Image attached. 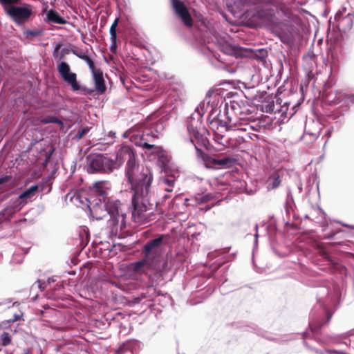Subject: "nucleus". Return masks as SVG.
Masks as SVG:
<instances>
[{
	"label": "nucleus",
	"instance_id": "1",
	"mask_svg": "<svg viewBox=\"0 0 354 354\" xmlns=\"http://www.w3.org/2000/svg\"><path fill=\"white\" fill-rule=\"evenodd\" d=\"M127 161L126 176L131 184L132 195V218L139 224L145 222L149 217V206L151 194V185L153 174L149 167L137 164L133 151L129 146L122 147L116 153L114 169Z\"/></svg>",
	"mask_w": 354,
	"mask_h": 354
},
{
	"label": "nucleus",
	"instance_id": "2",
	"mask_svg": "<svg viewBox=\"0 0 354 354\" xmlns=\"http://www.w3.org/2000/svg\"><path fill=\"white\" fill-rule=\"evenodd\" d=\"M93 196L100 198L88 199L91 215L96 220H100L106 215L110 216L108 227L112 236H120V232L126 227L125 206L119 201L110 200L106 197L107 190L104 182H96L91 189Z\"/></svg>",
	"mask_w": 354,
	"mask_h": 354
},
{
	"label": "nucleus",
	"instance_id": "3",
	"mask_svg": "<svg viewBox=\"0 0 354 354\" xmlns=\"http://www.w3.org/2000/svg\"><path fill=\"white\" fill-rule=\"evenodd\" d=\"M124 136L129 138L135 145L141 147L145 153L153 155L161 166L164 167L169 162V157L166 151L160 147L148 143L149 133L145 134L142 131H138L133 127L127 131Z\"/></svg>",
	"mask_w": 354,
	"mask_h": 354
},
{
	"label": "nucleus",
	"instance_id": "4",
	"mask_svg": "<svg viewBox=\"0 0 354 354\" xmlns=\"http://www.w3.org/2000/svg\"><path fill=\"white\" fill-rule=\"evenodd\" d=\"M221 114H218L213 116V113H211L210 117H212L209 122V127L214 132V140L216 142L227 147L229 145V142L225 138V134L230 130H238L245 131L246 128L236 127V124L232 123L231 119L228 118L227 120H223Z\"/></svg>",
	"mask_w": 354,
	"mask_h": 354
},
{
	"label": "nucleus",
	"instance_id": "5",
	"mask_svg": "<svg viewBox=\"0 0 354 354\" xmlns=\"http://www.w3.org/2000/svg\"><path fill=\"white\" fill-rule=\"evenodd\" d=\"M112 159L102 154H90L87 157L86 171L90 173H109L114 170Z\"/></svg>",
	"mask_w": 354,
	"mask_h": 354
},
{
	"label": "nucleus",
	"instance_id": "6",
	"mask_svg": "<svg viewBox=\"0 0 354 354\" xmlns=\"http://www.w3.org/2000/svg\"><path fill=\"white\" fill-rule=\"evenodd\" d=\"M201 117L195 121L192 118L187 125V131L190 136V141L194 145L196 149L198 151V146H203L206 144V130L202 127L199 121Z\"/></svg>",
	"mask_w": 354,
	"mask_h": 354
},
{
	"label": "nucleus",
	"instance_id": "7",
	"mask_svg": "<svg viewBox=\"0 0 354 354\" xmlns=\"http://www.w3.org/2000/svg\"><path fill=\"white\" fill-rule=\"evenodd\" d=\"M166 244V236L160 235L147 242L143 247L145 256L150 261H157L162 252V246Z\"/></svg>",
	"mask_w": 354,
	"mask_h": 354
},
{
	"label": "nucleus",
	"instance_id": "8",
	"mask_svg": "<svg viewBox=\"0 0 354 354\" xmlns=\"http://www.w3.org/2000/svg\"><path fill=\"white\" fill-rule=\"evenodd\" d=\"M5 10L17 24H21L27 21L32 13V7L29 5L26 6H10L6 8Z\"/></svg>",
	"mask_w": 354,
	"mask_h": 354
},
{
	"label": "nucleus",
	"instance_id": "9",
	"mask_svg": "<svg viewBox=\"0 0 354 354\" xmlns=\"http://www.w3.org/2000/svg\"><path fill=\"white\" fill-rule=\"evenodd\" d=\"M57 70L62 79L68 84H70L73 90L80 89V85L77 82V75L75 73L71 72L69 65L64 62H62L57 66Z\"/></svg>",
	"mask_w": 354,
	"mask_h": 354
},
{
	"label": "nucleus",
	"instance_id": "10",
	"mask_svg": "<svg viewBox=\"0 0 354 354\" xmlns=\"http://www.w3.org/2000/svg\"><path fill=\"white\" fill-rule=\"evenodd\" d=\"M173 8L176 14L180 17L183 23L187 26H192V20L185 4L179 0H171Z\"/></svg>",
	"mask_w": 354,
	"mask_h": 354
},
{
	"label": "nucleus",
	"instance_id": "11",
	"mask_svg": "<svg viewBox=\"0 0 354 354\" xmlns=\"http://www.w3.org/2000/svg\"><path fill=\"white\" fill-rule=\"evenodd\" d=\"M234 162V158L229 156L223 158H209L207 160L208 164L212 165V167L217 169L230 167Z\"/></svg>",
	"mask_w": 354,
	"mask_h": 354
},
{
	"label": "nucleus",
	"instance_id": "12",
	"mask_svg": "<svg viewBox=\"0 0 354 354\" xmlns=\"http://www.w3.org/2000/svg\"><path fill=\"white\" fill-rule=\"evenodd\" d=\"M95 84L96 90L100 93H103L106 90V86L103 77V73L100 69L95 68L91 70Z\"/></svg>",
	"mask_w": 354,
	"mask_h": 354
},
{
	"label": "nucleus",
	"instance_id": "13",
	"mask_svg": "<svg viewBox=\"0 0 354 354\" xmlns=\"http://www.w3.org/2000/svg\"><path fill=\"white\" fill-rule=\"evenodd\" d=\"M38 189L37 185H32L29 188L24 190L19 196L20 199L23 201L24 205H26L28 203L32 201V198L35 196L36 192Z\"/></svg>",
	"mask_w": 354,
	"mask_h": 354
},
{
	"label": "nucleus",
	"instance_id": "14",
	"mask_svg": "<svg viewBox=\"0 0 354 354\" xmlns=\"http://www.w3.org/2000/svg\"><path fill=\"white\" fill-rule=\"evenodd\" d=\"M46 17L48 23L53 22L58 24H66L67 23L66 19L62 18L57 12L53 10L48 11Z\"/></svg>",
	"mask_w": 354,
	"mask_h": 354
},
{
	"label": "nucleus",
	"instance_id": "15",
	"mask_svg": "<svg viewBox=\"0 0 354 354\" xmlns=\"http://www.w3.org/2000/svg\"><path fill=\"white\" fill-rule=\"evenodd\" d=\"M174 183L175 179L172 176L161 177L159 180L160 186L164 188L168 192L173 191Z\"/></svg>",
	"mask_w": 354,
	"mask_h": 354
},
{
	"label": "nucleus",
	"instance_id": "16",
	"mask_svg": "<svg viewBox=\"0 0 354 354\" xmlns=\"http://www.w3.org/2000/svg\"><path fill=\"white\" fill-rule=\"evenodd\" d=\"M281 184V179L278 174L274 173L270 176L267 180L268 189H274Z\"/></svg>",
	"mask_w": 354,
	"mask_h": 354
},
{
	"label": "nucleus",
	"instance_id": "17",
	"mask_svg": "<svg viewBox=\"0 0 354 354\" xmlns=\"http://www.w3.org/2000/svg\"><path fill=\"white\" fill-rule=\"evenodd\" d=\"M119 22V18H116L112 25L111 26L109 32H110V39L111 41V46L116 47V41H117V33H116V28L118 26Z\"/></svg>",
	"mask_w": 354,
	"mask_h": 354
},
{
	"label": "nucleus",
	"instance_id": "18",
	"mask_svg": "<svg viewBox=\"0 0 354 354\" xmlns=\"http://www.w3.org/2000/svg\"><path fill=\"white\" fill-rule=\"evenodd\" d=\"M131 266L135 272H140L142 271L143 267H151V265L150 263V260L149 259H147L146 257L145 256V258L142 260L132 263Z\"/></svg>",
	"mask_w": 354,
	"mask_h": 354
},
{
	"label": "nucleus",
	"instance_id": "19",
	"mask_svg": "<svg viewBox=\"0 0 354 354\" xmlns=\"http://www.w3.org/2000/svg\"><path fill=\"white\" fill-rule=\"evenodd\" d=\"M165 126V122L163 120H159L153 123L151 127V132L152 133H157V135H153V136L157 137L158 134H160L164 131Z\"/></svg>",
	"mask_w": 354,
	"mask_h": 354
},
{
	"label": "nucleus",
	"instance_id": "20",
	"mask_svg": "<svg viewBox=\"0 0 354 354\" xmlns=\"http://www.w3.org/2000/svg\"><path fill=\"white\" fill-rule=\"evenodd\" d=\"M24 205L19 196L12 198L9 202V208L12 211H19Z\"/></svg>",
	"mask_w": 354,
	"mask_h": 354
},
{
	"label": "nucleus",
	"instance_id": "21",
	"mask_svg": "<svg viewBox=\"0 0 354 354\" xmlns=\"http://www.w3.org/2000/svg\"><path fill=\"white\" fill-rule=\"evenodd\" d=\"M137 344L138 342L136 341L127 342L121 348H120L116 354H133V352L131 350L134 346L137 345Z\"/></svg>",
	"mask_w": 354,
	"mask_h": 354
},
{
	"label": "nucleus",
	"instance_id": "22",
	"mask_svg": "<svg viewBox=\"0 0 354 354\" xmlns=\"http://www.w3.org/2000/svg\"><path fill=\"white\" fill-rule=\"evenodd\" d=\"M326 314H327V320L325 322H321L319 320H315V319H313L310 322L309 326L312 331L315 332L319 327H320L321 326H322L324 324L329 322V320L331 318L332 315L329 312H326Z\"/></svg>",
	"mask_w": 354,
	"mask_h": 354
},
{
	"label": "nucleus",
	"instance_id": "23",
	"mask_svg": "<svg viewBox=\"0 0 354 354\" xmlns=\"http://www.w3.org/2000/svg\"><path fill=\"white\" fill-rule=\"evenodd\" d=\"M74 53L80 59L84 60L86 64L88 65L89 68L91 70H92L93 68H95L94 66V64H93V62L92 61V59L86 55V53L84 52H78V53H75L74 52Z\"/></svg>",
	"mask_w": 354,
	"mask_h": 354
},
{
	"label": "nucleus",
	"instance_id": "24",
	"mask_svg": "<svg viewBox=\"0 0 354 354\" xmlns=\"http://www.w3.org/2000/svg\"><path fill=\"white\" fill-rule=\"evenodd\" d=\"M215 197L212 194L208 193L204 195L198 194L195 197L197 203H204L211 201Z\"/></svg>",
	"mask_w": 354,
	"mask_h": 354
},
{
	"label": "nucleus",
	"instance_id": "25",
	"mask_svg": "<svg viewBox=\"0 0 354 354\" xmlns=\"http://www.w3.org/2000/svg\"><path fill=\"white\" fill-rule=\"evenodd\" d=\"M0 341L4 346L9 345L11 343L10 334L7 332H3L0 336Z\"/></svg>",
	"mask_w": 354,
	"mask_h": 354
},
{
	"label": "nucleus",
	"instance_id": "26",
	"mask_svg": "<svg viewBox=\"0 0 354 354\" xmlns=\"http://www.w3.org/2000/svg\"><path fill=\"white\" fill-rule=\"evenodd\" d=\"M222 51L227 55H234L236 52L234 47L228 44H225L222 46Z\"/></svg>",
	"mask_w": 354,
	"mask_h": 354
},
{
	"label": "nucleus",
	"instance_id": "27",
	"mask_svg": "<svg viewBox=\"0 0 354 354\" xmlns=\"http://www.w3.org/2000/svg\"><path fill=\"white\" fill-rule=\"evenodd\" d=\"M344 343L354 349V333H351L345 338Z\"/></svg>",
	"mask_w": 354,
	"mask_h": 354
},
{
	"label": "nucleus",
	"instance_id": "28",
	"mask_svg": "<svg viewBox=\"0 0 354 354\" xmlns=\"http://www.w3.org/2000/svg\"><path fill=\"white\" fill-rule=\"evenodd\" d=\"M42 122L44 123V124H47V123H57V124H61L62 122L58 120L57 118H52L50 120H43Z\"/></svg>",
	"mask_w": 354,
	"mask_h": 354
},
{
	"label": "nucleus",
	"instance_id": "29",
	"mask_svg": "<svg viewBox=\"0 0 354 354\" xmlns=\"http://www.w3.org/2000/svg\"><path fill=\"white\" fill-rule=\"evenodd\" d=\"M88 131H89V128L88 127H84V128L82 129L78 132V138H81L84 135H85L86 133H88Z\"/></svg>",
	"mask_w": 354,
	"mask_h": 354
},
{
	"label": "nucleus",
	"instance_id": "30",
	"mask_svg": "<svg viewBox=\"0 0 354 354\" xmlns=\"http://www.w3.org/2000/svg\"><path fill=\"white\" fill-rule=\"evenodd\" d=\"M19 0H0V2L3 5H10L17 2Z\"/></svg>",
	"mask_w": 354,
	"mask_h": 354
},
{
	"label": "nucleus",
	"instance_id": "31",
	"mask_svg": "<svg viewBox=\"0 0 354 354\" xmlns=\"http://www.w3.org/2000/svg\"><path fill=\"white\" fill-rule=\"evenodd\" d=\"M308 136H311L312 139L313 140H315L319 136V133H306L304 136H305V138H306Z\"/></svg>",
	"mask_w": 354,
	"mask_h": 354
},
{
	"label": "nucleus",
	"instance_id": "32",
	"mask_svg": "<svg viewBox=\"0 0 354 354\" xmlns=\"http://www.w3.org/2000/svg\"><path fill=\"white\" fill-rule=\"evenodd\" d=\"M10 179V176H4L0 178V185L8 181Z\"/></svg>",
	"mask_w": 354,
	"mask_h": 354
},
{
	"label": "nucleus",
	"instance_id": "33",
	"mask_svg": "<svg viewBox=\"0 0 354 354\" xmlns=\"http://www.w3.org/2000/svg\"><path fill=\"white\" fill-rule=\"evenodd\" d=\"M255 228H256L257 232L255 234V241L254 242H255V244H257V241H258V240H257V239H258V233H257L258 225H256Z\"/></svg>",
	"mask_w": 354,
	"mask_h": 354
},
{
	"label": "nucleus",
	"instance_id": "34",
	"mask_svg": "<svg viewBox=\"0 0 354 354\" xmlns=\"http://www.w3.org/2000/svg\"><path fill=\"white\" fill-rule=\"evenodd\" d=\"M335 19L337 20V21H339L341 19V14H340V12H337L335 15Z\"/></svg>",
	"mask_w": 354,
	"mask_h": 354
},
{
	"label": "nucleus",
	"instance_id": "35",
	"mask_svg": "<svg viewBox=\"0 0 354 354\" xmlns=\"http://www.w3.org/2000/svg\"><path fill=\"white\" fill-rule=\"evenodd\" d=\"M21 316L19 315H15V318L12 319V322H15L17 320H19L20 319Z\"/></svg>",
	"mask_w": 354,
	"mask_h": 354
},
{
	"label": "nucleus",
	"instance_id": "36",
	"mask_svg": "<svg viewBox=\"0 0 354 354\" xmlns=\"http://www.w3.org/2000/svg\"><path fill=\"white\" fill-rule=\"evenodd\" d=\"M115 132L110 131V132L109 133V136L111 138H115Z\"/></svg>",
	"mask_w": 354,
	"mask_h": 354
},
{
	"label": "nucleus",
	"instance_id": "37",
	"mask_svg": "<svg viewBox=\"0 0 354 354\" xmlns=\"http://www.w3.org/2000/svg\"><path fill=\"white\" fill-rule=\"evenodd\" d=\"M342 225L343 226H345V227H349V228H351V229H354V226H353V225H349L344 224V223H342Z\"/></svg>",
	"mask_w": 354,
	"mask_h": 354
},
{
	"label": "nucleus",
	"instance_id": "38",
	"mask_svg": "<svg viewBox=\"0 0 354 354\" xmlns=\"http://www.w3.org/2000/svg\"><path fill=\"white\" fill-rule=\"evenodd\" d=\"M328 134L330 135V131H328Z\"/></svg>",
	"mask_w": 354,
	"mask_h": 354
},
{
	"label": "nucleus",
	"instance_id": "39",
	"mask_svg": "<svg viewBox=\"0 0 354 354\" xmlns=\"http://www.w3.org/2000/svg\"><path fill=\"white\" fill-rule=\"evenodd\" d=\"M3 303L2 302H0V305H1Z\"/></svg>",
	"mask_w": 354,
	"mask_h": 354
}]
</instances>
